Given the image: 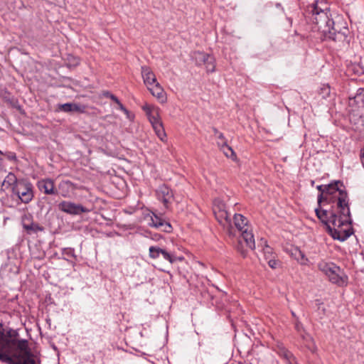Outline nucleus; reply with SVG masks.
<instances>
[{"label": "nucleus", "instance_id": "nucleus-1", "mask_svg": "<svg viewBox=\"0 0 364 364\" xmlns=\"http://www.w3.org/2000/svg\"><path fill=\"white\" fill-rule=\"evenodd\" d=\"M305 16L314 24L313 31L321 34V40L338 43L346 41L349 30L346 22L342 20L335 21L326 3L316 1L307 6Z\"/></svg>", "mask_w": 364, "mask_h": 364}, {"label": "nucleus", "instance_id": "nucleus-2", "mask_svg": "<svg viewBox=\"0 0 364 364\" xmlns=\"http://www.w3.org/2000/svg\"><path fill=\"white\" fill-rule=\"evenodd\" d=\"M0 361L5 364H36L26 340H11L5 336L0 322Z\"/></svg>", "mask_w": 364, "mask_h": 364}, {"label": "nucleus", "instance_id": "nucleus-3", "mask_svg": "<svg viewBox=\"0 0 364 364\" xmlns=\"http://www.w3.org/2000/svg\"><path fill=\"white\" fill-rule=\"evenodd\" d=\"M315 213L321 222L326 226L328 232L334 240L343 242L353 234L350 215H341L338 210V215L333 208L330 210L316 208Z\"/></svg>", "mask_w": 364, "mask_h": 364}, {"label": "nucleus", "instance_id": "nucleus-4", "mask_svg": "<svg viewBox=\"0 0 364 364\" xmlns=\"http://www.w3.org/2000/svg\"><path fill=\"white\" fill-rule=\"evenodd\" d=\"M339 185L343 186L341 181H335L326 185V196L328 198V203H331V196L338 193L336 199V207L341 215L350 216L349 199L346 191L339 188Z\"/></svg>", "mask_w": 364, "mask_h": 364}, {"label": "nucleus", "instance_id": "nucleus-5", "mask_svg": "<svg viewBox=\"0 0 364 364\" xmlns=\"http://www.w3.org/2000/svg\"><path fill=\"white\" fill-rule=\"evenodd\" d=\"M318 268L328 278L331 283L338 286H343L347 284L348 277L336 264L321 261L318 264Z\"/></svg>", "mask_w": 364, "mask_h": 364}, {"label": "nucleus", "instance_id": "nucleus-6", "mask_svg": "<svg viewBox=\"0 0 364 364\" xmlns=\"http://www.w3.org/2000/svg\"><path fill=\"white\" fill-rule=\"evenodd\" d=\"M12 192L23 203H28L33 198V186L25 180H20L17 186H13Z\"/></svg>", "mask_w": 364, "mask_h": 364}, {"label": "nucleus", "instance_id": "nucleus-7", "mask_svg": "<svg viewBox=\"0 0 364 364\" xmlns=\"http://www.w3.org/2000/svg\"><path fill=\"white\" fill-rule=\"evenodd\" d=\"M146 218H150V221L148 223L150 227L161 229L165 232L169 233L172 232V226L166 220L163 214L151 212L150 214L147 215Z\"/></svg>", "mask_w": 364, "mask_h": 364}, {"label": "nucleus", "instance_id": "nucleus-8", "mask_svg": "<svg viewBox=\"0 0 364 364\" xmlns=\"http://www.w3.org/2000/svg\"><path fill=\"white\" fill-rule=\"evenodd\" d=\"M193 58L197 65H205L207 72L213 73L215 71V58L213 55L204 52L196 51L193 53Z\"/></svg>", "mask_w": 364, "mask_h": 364}, {"label": "nucleus", "instance_id": "nucleus-9", "mask_svg": "<svg viewBox=\"0 0 364 364\" xmlns=\"http://www.w3.org/2000/svg\"><path fill=\"white\" fill-rule=\"evenodd\" d=\"M149 255L151 259H156L161 255L163 259L170 264H173L178 259L181 261L183 257H177L173 253L168 252L157 246H151L149 249Z\"/></svg>", "mask_w": 364, "mask_h": 364}, {"label": "nucleus", "instance_id": "nucleus-10", "mask_svg": "<svg viewBox=\"0 0 364 364\" xmlns=\"http://www.w3.org/2000/svg\"><path fill=\"white\" fill-rule=\"evenodd\" d=\"M58 208L61 211L70 215H80L83 213H89L90 209L82 205L70 201H62L58 205Z\"/></svg>", "mask_w": 364, "mask_h": 364}, {"label": "nucleus", "instance_id": "nucleus-11", "mask_svg": "<svg viewBox=\"0 0 364 364\" xmlns=\"http://www.w3.org/2000/svg\"><path fill=\"white\" fill-rule=\"evenodd\" d=\"M157 198L161 200L167 208L173 197L172 191L166 185H161L156 191Z\"/></svg>", "mask_w": 364, "mask_h": 364}, {"label": "nucleus", "instance_id": "nucleus-12", "mask_svg": "<svg viewBox=\"0 0 364 364\" xmlns=\"http://www.w3.org/2000/svg\"><path fill=\"white\" fill-rule=\"evenodd\" d=\"M39 190L46 194H57V190L55 189L54 182L52 179L46 178L38 182Z\"/></svg>", "mask_w": 364, "mask_h": 364}, {"label": "nucleus", "instance_id": "nucleus-13", "mask_svg": "<svg viewBox=\"0 0 364 364\" xmlns=\"http://www.w3.org/2000/svg\"><path fill=\"white\" fill-rule=\"evenodd\" d=\"M141 75L147 87L157 82L156 76L149 67H141Z\"/></svg>", "mask_w": 364, "mask_h": 364}, {"label": "nucleus", "instance_id": "nucleus-14", "mask_svg": "<svg viewBox=\"0 0 364 364\" xmlns=\"http://www.w3.org/2000/svg\"><path fill=\"white\" fill-rule=\"evenodd\" d=\"M58 189L62 196L69 197L77 189V186L70 181H63L60 183Z\"/></svg>", "mask_w": 364, "mask_h": 364}, {"label": "nucleus", "instance_id": "nucleus-15", "mask_svg": "<svg viewBox=\"0 0 364 364\" xmlns=\"http://www.w3.org/2000/svg\"><path fill=\"white\" fill-rule=\"evenodd\" d=\"M147 88L153 96L156 97L161 102H165V92L163 87L160 85V84L158 82L152 85L151 86L148 87Z\"/></svg>", "mask_w": 364, "mask_h": 364}, {"label": "nucleus", "instance_id": "nucleus-16", "mask_svg": "<svg viewBox=\"0 0 364 364\" xmlns=\"http://www.w3.org/2000/svg\"><path fill=\"white\" fill-rule=\"evenodd\" d=\"M241 232V240H243L246 245L251 250H254L255 247V238L253 233L251 230H248L247 228L240 231Z\"/></svg>", "mask_w": 364, "mask_h": 364}, {"label": "nucleus", "instance_id": "nucleus-17", "mask_svg": "<svg viewBox=\"0 0 364 364\" xmlns=\"http://www.w3.org/2000/svg\"><path fill=\"white\" fill-rule=\"evenodd\" d=\"M59 111L64 112H82L83 109L82 107L75 103H65L62 105H58V109Z\"/></svg>", "mask_w": 364, "mask_h": 364}, {"label": "nucleus", "instance_id": "nucleus-18", "mask_svg": "<svg viewBox=\"0 0 364 364\" xmlns=\"http://www.w3.org/2000/svg\"><path fill=\"white\" fill-rule=\"evenodd\" d=\"M213 211L216 219L220 224L225 225V223L230 222V214L226 210H217L216 208H213Z\"/></svg>", "mask_w": 364, "mask_h": 364}, {"label": "nucleus", "instance_id": "nucleus-19", "mask_svg": "<svg viewBox=\"0 0 364 364\" xmlns=\"http://www.w3.org/2000/svg\"><path fill=\"white\" fill-rule=\"evenodd\" d=\"M218 145L227 157L236 160V154L233 149L227 144V141H224L221 144L220 141H218Z\"/></svg>", "mask_w": 364, "mask_h": 364}, {"label": "nucleus", "instance_id": "nucleus-20", "mask_svg": "<svg viewBox=\"0 0 364 364\" xmlns=\"http://www.w3.org/2000/svg\"><path fill=\"white\" fill-rule=\"evenodd\" d=\"M234 222L236 228L242 231L245 230L246 226L247 225V219L241 214H235L234 215Z\"/></svg>", "mask_w": 364, "mask_h": 364}, {"label": "nucleus", "instance_id": "nucleus-21", "mask_svg": "<svg viewBox=\"0 0 364 364\" xmlns=\"http://www.w3.org/2000/svg\"><path fill=\"white\" fill-rule=\"evenodd\" d=\"M316 188L320 193L318 196V207L316 208L323 210L321 208V203L328 201V198L326 196V185L317 186Z\"/></svg>", "mask_w": 364, "mask_h": 364}, {"label": "nucleus", "instance_id": "nucleus-22", "mask_svg": "<svg viewBox=\"0 0 364 364\" xmlns=\"http://www.w3.org/2000/svg\"><path fill=\"white\" fill-rule=\"evenodd\" d=\"M20 181V180L18 181L16 178V176H15L14 173L10 172L5 178V179L3 181V183H2V186H5V185H7L8 186H11V188H13V186H17V184H18V182Z\"/></svg>", "mask_w": 364, "mask_h": 364}, {"label": "nucleus", "instance_id": "nucleus-23", "mask_svg": "<svg viewBox=\"0 0 364 364\" xmlns=\"http://www.w3.org/2000/svg\"><path fill=\"white\" fill-rule=\"evenodd\" d=\"M156 134L161 141H166V134L165 132L163 123L157 124L156 126L152 127Z\"/></svg>", "mask_w": 364, "mask_h": 364}, {"label": "nucleus", "instance_id": "nucleus-24", "mask_svg": "<svg viewBox=\"0 0 364 364\" xmlns=\"http://www.w3.org/2000/svg\"><path fill=\"white\" fill-rule=\"evenodd\" d=\"M300 336L302 340L306 343L308 348L311 351H314L315 349V346L313 338L309 333H306L305 331L300 333Z\"/></svg>", "mask_w": 364, "mask_h": 364}, {"label": "nucleus", "instance_id": "nucleus-25", "mask_svg": "<svg viewBox=\"0 0 364 364\" xmlns=\"http://www.w3.org/2000/svg\"><path fill=\"white\" fill-rule=\"evenodd\" d=\"M147 117L152 127L156 126L157 124L162 123L159 116V108L149 115H147Z\"/></svg>", "mask_w": 364, "mask_h": 364}, {"label": "nucleus", "instance_id": "nucleus-26", "mask_svg": "<svg viewBox=\"0 0 364 364\" xmlns=\"http://www.w3.org/2000/svg\"><path fill=\"white\" fill-rule=\"evenodd\" d=\"M292 255H294V258L297 261H299L301 264H305L308 261V259L306 257L304 253L298 247L294 249Z\"/></svg>", "mask_w": 364, "mask_h": 364}, {"label": "nucleus", "instance_id": "nucleus-27", "mask_svg": "<svg viewBox=\"0 0 364 364\" xmlns=\"http://www.w3.org/2000/svg\"><path fill=\"white\" fill-rule=\"evenodd\" d=\"M25 230L28 234H31L36 233L38 231H43L44 228L38 223L32 222L29 223V225H26V229H25Z\"/></svg>", "mask_w": 364, "mask_h": 364}, {"label": "nucleus", "instance_id": "nucleus-28", "mask_svg": "<svg viewBox=\"0 0 364 364\" xmlns=\"http://www.w3.org/2000/svg\"><path fill=\"white\" fill-rule=\"evenodd\" d=\"M33 222V217L30 213L24 214L21 218V223L23 229H26V225H29V223Z\"/></svg>", "mask_w": 364, "mask_h": 364}, {"label": "nucleus", "instance_id": "nucleus-29", "mask_svg": "<svg viewBox=\"0 0 364 364\" xmlns=\"http://www.w3.org/2000/svg\"><path fill=\"white\" fill-rule=\"evenodd\" d=\"M68 67H75L80 64V59L75 56L70 55L68 58Z\"/></svg>", "mask_w": 364, "mask_h": 364}, {"label": "nucleus", "instance_id": "nucleus-30", "mask_svg": "<svg viewBox=\"0 0 364 364\" xmlns=\"http://www.w3.org/2000/svg\"><path fill=\"white\" fill-rule=\"evenodd\" d=\"M157 109V107L150 105L147 103L142 106V109L146 112V116L149 115L151 113L154 112Z\"/></svg>", "mask_w": 364, "mask_h": 364}, {"label": "nucleus", "instance_id": "nucleus-31", "mask_svg": "<svg viewBox=\"0 0 364 364\" xmlns=\"http://www.w3.org/2000/svg\"><path fill=\"white\" fill-rule=\"evenodd\" d=\"M236 248H237V252H239L243 257H245L247 256V251H246V250L244 249L241 240H239L238 244H237Z\"/></svg>", "mask_w": 364, "mask_h": 364}, {"label": "nucleus", "instance_id": "nucleus-32", "mask_svg": "<svg viewBox=\"0 0 364 364\" xmlns=\"http://www.w3.org/2000/svg\"><path fill=\"white\" fill-rule=\"evenodd\" d=\"M103 95L106 97L110 98L113 102H114L116 104L119 103V99L117 97H116L114 95L112 94L109 91H105L103 92Z\"/></svg>", "mask_w": 364, "mask_h": 364}, {"label": "nucleus", "instance_id": "nucleus-33", "mask_svg": "<svg viewBox=\"0 0 364 364\" xmlns=\"http://www.w3.org/2000/svg\"><path fill=\"white\" fill-rule=\"evenodd\" d=\"M63 254L66 255L69 257H73L74 258L76 257L75 255L74 249L70 248V247L63 249Z\"/></svg>", "mask_w": 364, "mask_h": 364}, {"label": "nucleus", "instance_id": "nucleus-34", "mask_svg": "<svg viewBox=\"0 0 364 364\" xmlns=\"http://www.w3.org/2000/svg\"><path fill=\"white\" fill-rule=\"evenodd\" d=\"M294 326H295V329L296 330V331L299 333H302L303 331H304V327H303V325L302 323L299 321V319L296 320L295 321V323H294Z\"/></svg>", "mask_w": 364, "mask_h": 364}, {"label": "nucleus", "instance_id": "nucleus-35", "mask_svg": "<svg viewBox=\"0 0 364 364\" xmlns=\"http://www.w3.org/2000/svg\"><path fill=\"white\" fill-rule=\"evenodd\" d=\"M268 264L272 269H277L279 265V262L274 259H271L268 261Z\"/></svg>", "mask_w": 364, "mask_h": 364}, {"label": "nucleus", "instance_id": "nucleus-36", "mask_svg": "<svg viewBox=\"0 0 364 364\" xmlns=\"http://www.w3.org/2000/svg\"><path fill=\"white\" fill-rule=\"evenodd\" d=\"M3 155L6 156L7 159L11 160V161H16V154L14 153V152H9V153H6V154L4 153Z\"/></svg>", "mask_w": 364, "mask_h": 364}, {"label": "nucleus", "instance_id": "nucleus-37", "mask_svg": "<svg viewBox=\"0 0 364 364\" xmlns=\"http://www.w3.org/2000/svg\"><path fill=\"white\" fill-rule=\"evenodd\" d=\"M118 105V108L122 111L124 114H129V110L119 101V103H117Z\"/></svg>", "mask_w": 364, "mask_h": 364}, {"label": "nucleus", "instance_id": "nucleus-38", "mask_svg": "<svg viewBox=\"0 0 364 364\" xmlns=\"http://www.w3.org/2000/svg\"><path fill=\"white\" fill-rule=\"evenodd\" d=\"M214 208L217 210H225V205L223 203H219L218 205H215Z\"/></svg>", "mask_w": 364, "mask_h": 364}, {"label": "nucleus", "instance_id": "nucleus-39", "mask_svg": "<svg viewBox=\"0 0 364 364\" xmlns=\"http://www.w3.org/2000/svg\"><path fill=\"white\" fill-rule=\"evenodd\" d=\"M264 255H267V254H271L272 253V249L270 247H269L267 245V242L265 241V248L264 249Z\"/></svg>", "mask_w": 364, "mask_h": 364}, {"label": "nucleus", "instance_id": "nucleus-40", "mask_svg": "<svg viewBox=\"0 0 364 364\" xmlns=\"http://www.w3.org/2000/svg\"><path fill=\"white\" fill-rule=\"evenodd\" d=\"M161 238H162V236L161 235H159V234H157V233H155V234H154L151 236V239L155 240V241H158V240H159Z\"/></svg>", "mask_w": 364, "mask_h": 364}, {"label": "nucleus", "instance_id": "nucleus-41", "mask_svg": "<svg viewBox=\"0 0 364 364\" xmlns=\"http://www.w3.org/2000/svg\"><path fill=\"white\" fill-rule=\"evenodd\" d=\"M218 138L220 140V144L224 141H226L224 135L223 133H219V134L217 136Z\"/></svg>", "mask_w": 364, "mask_h": 364}, {"label": "nucleus", "instance_id": "nucleus-42", "mask_svg": "<svg viewBox=\"0 0 364 364\" xmlns=\"http://www.w3.org/2000/svg\"><path fill=\"white\" fill-rule=\"evenodd\" d=\"M323 90V92L326 95H328L329 93H330V87L328 86L326 87H323L321 89Z\"/></svg>", "mask_w": 364, "mask_h": 364}, {"label": "nucleus", "instance_id": "nucleus-43", "mask_svg": "<svg viewBox=\"0 0 364 364\" xmlns=\"http://www.w3.org/2000/svg\"><path fill=\"white\" fill-rule=\"evenodd\" d=\"M129 119H132L134 118V115L129 111V114H125Z\"/></svg>", "mask_w": 364, "mask_h": 364}, {"label": "nucleus", "instance_id": "nucleus-44", "mask_svg": "<svg viewBox=\"0 0 364 364\" xmlns=\"http://www.w3.org/2000/svg\"><path fill=\"white\" fill-rule=\"evenodd\" d=\"M213 132L214 134H215V135H217V136L219 134V133H220V132L218 130V129H217V128H215V127H213Z\"/></svg>", "mask_w": 364, "mask_h": 364}, {"label": "nucleus", "instance_id": "nucleus-45", "mask_svg": "<svg viewBox=\"0 0 364 364\" xmlns=\"http://www.w3.org/2000/svg\"><path fill=\"white\" fill-rule=\"evenodd\" d=\"M291 314L292 316H293L296 320L299 319V318H298V317L296 316V315L295 312H294V311H291Z\"/></svg>", "mask_w": 364, "mask_h": 364}, {"label": "nucleus", "instance_id": "nucleus-46", "mask_svg": "<svg viewBox=\"0 0 364 364\" xmlns=\"http://www.w3.org/2000/svg\"><path fill=\"white\" fill-rule=\"evenodd\" d=\"M311 186H313L314 185V181H311Z\"/></svg>", "mask_w": 364, "mask_h": 364}]
</instances>
